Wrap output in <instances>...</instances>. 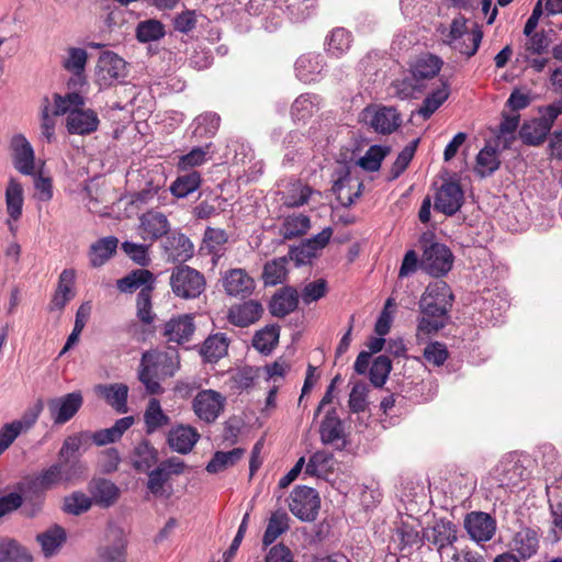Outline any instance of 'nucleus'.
Returning <instances> with one entry per match:
<instances>
[{
	"label": "nucleus",
	"mask_w": 562,
	"mask_h": 562,
	"mask_svg": "<svg viewBox=\"0 0 562 562\" xmlns=\"http://www.w3.org/2000/svg\"><path fill=\"white\" fill-rule=\"evenodd\" d=\"M548 125L538 117L526 121L519 130L521 140L530 146H537L544 142L549 134Z\"/></svg>",
	"instance_id": "nucleus-46"
},
{
	"label": "nucleus",
	"mask_w": 562,
	"mask_h": 562,
	"mask_svg": "<svg viewBox=\"0 0 562 562\" xmlns=\"http://www.w3.org/2000/svg\"><path fill=\"white\" fill-rule=\"evenodd\" d=\"M162 241V249L167 260L184 262L193 256V244L182 233H168Z\"/></svg>",
	"instance_id": "nucleus-17"
},
{
	"label": "nucleus",
	"mask_w": 562,
	"mask_h": 562,
	"mask_svg": "<svg viewBox=\"0 0 562 562\" xmlns=\"http://www.w3.org/2000/svg\"><path fill=\"white\" fill-rule=\"evenodd\" d=\"M465 529L475 541H488L495 532L494 519L485 513L473 512L464 521Z\"/></svg>",
	"instance_id": "nucleus-21"
},
{
	"label": "nucleus",
	"mask_w": 562,
	"mask_h": 562,
	"mask_svg": "<svg viewBox=\"0 0 562 562\" xmlns=\"http://www.w3.org/2000/svg\"><path fill=\"white\" fill-rule=\"evenodd\" d=\"M289 515L282 510H276L271 514L267 528L262 537V543L265 547L273 543L282 533L289 529Z\"/></svg>",
	"instance_id": "nucleus-41"
},
{
	"label": "nucleus",
	"mask_w": 562,
	"mask_h": 562,
	"mask_svg": "<svg viewBox=\"0 0 562 562\" xmlns=\"http://www.w3.org/2000/svg\"><path fill=\"white\" fill-rule=\"evenodd\" d=\"M392 88L394 94L401 100L417 98L418 94H422L425 91L424 87L411 69L402 78L393 81Z\"/></svg>",
	"instance_id": "nucleus-43"
},
{
	"label": "nucleus",
	"mask_w": 562,
	"mask_h": 562,
	"mask_svg": "<svg viewBox=\"0 0 562 562\" xmlns=\"http://www.w3.org/2000/svg\"><path fill=\"white\" fill-rule=\"evenodd\" d=\"M170 286L176 296L190 300L201 295L205 289L202 273L189 266H180L172 270Z\"/></svg>",
	"instance_id": "nucleus-5"
},
{
	"label": "nucleus",
	"mask_w": 562,
	"mask_h": 562,
	"mask_svg": "<svg viewBox=\"0 0 562 562\" xmlns=\"http://www.w3.org/2000/svg\"><path fill=\"white\" fill-rule=\"evenodd\" d=\"M119 239L115 236H106L91 244L88 257L91 267L100 268L116 252Z\"/></svg>",
	"instance_id": "nucleus-29"
},
{
	"label": "nucleus",
	"mask_w": 562,
	"mask_h": 562,
	"mask_svg": "<svg viewBox=\"0 0 562 562\" xmlns=\"http://www.w3.org/2000/svg\"><path fill=\"white\" fill-rule=\"evenodd\" d=\"M195 329L193 317L190 315H181L173 317L165 323L164 336L168 341L182 344L188 341Z\"/></svg>",
	"instance_id": "nucleus-27"
},
{
	"label": "nucleus",
	"mask_w": 562,
	"mask_h": 562,
	"mask_svg": "<svg viewBox=\"0 0 562 562\" xmlns=\"http://www.w3.org/2000/svg\"><path fill=\"white\" fill-rule=\"evenodd\" d=\"M13 165L15 169L25 176L34 173L35 154L31 143L22 134H16L11 139Z\"/></svg>",
	"instance_id": "nucleus-15"
},
{
	"label": "nucleus",
	"mask_w": 562,
	"mask_h": 562,
	"mask_svg": "<svg viewBox=\"0 0 562 562\" xmlns=\"http://www.w3.org/2000/svg\"><path fill=\"white\" fill-rule=\"evenodd\" d=\"M202 179L198 171H191L179 176L170 186V192L178 199L187 198L196 191L201 186Z\"/></svg>",
	"instance_id": "nucleus-51"
},
{
	"label": "nucleus",
	"mask_w": 562,
	"mask_h": 562,
	"mask_svg": "<svg viewBox=\"0 0 562 562\" xmlns=\"http://www.w3.org/2000/svg\"><path fill=\"white\" fill-rule=\"evenodd\" d=\"M449 86L446 81L440 80V86L429 93L423 101L417 114L424 120H428L448 99Z\"/></svg>",
	"instance_id": "nucleus-40"
},
{
	"label": "nucleus",
	"mask_w": 562,
	"mask_h": 562,
	"mask_svg": "<svg viewBox=\"0 0 562 562\" xmlns=\"http://www.w3.org/2000/svg\"><path fill=\"white\" fill-rule=\"evenodd\" d=\"M0 562H33L31 552L14 539L0 540Z\"/></svg>",
	"instance_id": "nucleus-39"
},
{
	"label": "nucleus",
	"mask_w": 562,
	"mask_h": 562,
	"mask_svg": "<svg viewBox=\"0 0 562 562\" xmlns=\"http://www.w3.org/2000/svg\"><path fill=\"white\" fill-rule=\"evenodd\" d=\"M179 367V357L176 350H149L143 353L138 380L144 384L148 394H160L162 387L160 376L173 375Z\"/></svg>",
	"instance_id": "nucleus-1"
},
{
	"label": "nucleus",
	"mask_w": 562,
	"mask_h": 562,
	"mask_svg": "<svg viewBox=\"0 0 562 562\" xmlns=\"http://www.w3.org/2000/svg\"><path fill=\"white\" fill-rule=\"evenodd\" d=\"M452 300L451 289L445 281L431 282L420 297V313L438 314L447 317Z\"/></svg>",
	"instance_id": "nucleus-7"
},
{
	"label": "nucleus",
	"mask_w": 562,
	"mask_h": 562,
	"mask_svg": "<svg viewBox=\"0 0 562 562\" xmlns=\"http://www.w3.org/2000/svg\"><path fill=\"white\" fill-rule=\"evenodd\" d=\"M286 263L285 257L274 258L268 261L263 267L262 280L266 285H277L282 283L286 277Z\"/></svg>",
	"instance_id": "nucleus-60"
},
{
	"label": "nucleus",
	"mask_w": 562,
	"mask_h": 562,
	"mask_svg": "<svg viewBox=\"0 0 562 562\" xmlns=\"http://www.w3.org/2000/svg\"><path fill=\"white\" fill-rule=\"evenodd\" d=\"M168 481L169 477L156 468L148 472L147 488L154 496L168 499L172 494V486Z\"/></svg>",
	"instance_id": "nucleus-59"
},
{
	"label": "nucleus",
	"mask_w": 562,
	"mask_h": 562,
	"mask_svg": "<svg viewBox=\"0 0 562 562\" xmlns=\"http://www.w3.org/2000/svg\"><path fill=\"white\" fill-rule=\"evenodd\" d=\"M442 64L441 58L438 56L432 54H423L409 65V69L426 90L428 82L438 76Z\"/></svg>",
	"instance_id": "nucleus-23"
},
{
	"label": "nucleus",
	"mask_w": 562,
	"mask_h": 562,
	"mask_svg": "<svg viewBox=\"0 0 562 562\" xmlns=\"http://www.w3.org/2000/svg\"><path fill=\"white\" fill-rule=\"evenodd\" d=\"M136 317L144 325H151L156 319L153 311V292L142 289L136 296Z\"/></svg>",
	"instance_id": "nucleus-63"
},
{
	"label": "nucleus",
	"mask_w": 562,
	"mask_h": 562,
	"mask_svg": "<svg viewBox=\"0 0 562 562\" xmlns=\"http://www.w3.org/2000/svg\"><path fill=\"white\" fill-rule=\"evenodd\" d=\"M299 304V292L292 286H285L273 295L270 312L276 317H284L292 313Z\"/></svg>",
	"instance_id": "nucleus-32"
},
{
	"label": "nucleus",
	"mask_w": 562,
	"mask_h": 562,
	"mask_svg": "<svg viewBox=\"0 0 562 562\" xmlns=\"http://www.w3.org/2000/svg\"><path fill=\"white\" fill-rule=\"evenodd\" d=\"M525 475V468L514 454L504 457L491 473L492 480L498 487L518 486Z\"/></svg>",
	"instance_id": "nucleus-14"
},
{
	"label": "nucleus",
	"mask_w": 562,
	"mask_h": 562,
	"mask_svg": "<svg viewBox=\"0 0 562 562\" xmlns=\"http://www.w3.org/2000/svg\"><path fill=\"white\" fill-rule=\"evenodd\" d=\"M321 508L318 493L308 486L299 485L293 488L289 498L290 512L301 521H315Z\"/></svg>",
	"instance_id": "nucleus-6"
},
{
	"label": "nucleus",
	"mask_w": 562,
	"mask_h": 562,
	"mask_svg": "<svg viewBox=\"0 0 562 562\" xmlns=\"http://www.w3.org/2000/svg\"><path fill=\"white\" fill-rule=\"evenodd\" d=\"M82 404V394L76 391L63 396L49 398L47 401V409L54 425H64L79 412Z\"/></svg>",
	"instance_id": "nucleus-10"
},
{
	"label": "nucleus",
	"mask_w": 562,
	"mask_h": 562,
	"mask_svg": "<svg viewBox=\"0 0 562 562\" xmlns=\"http://www.w3.org/2000/svg\"><path fill=\"white\" fill-rule=\"evenodd\" d=\"M280 328L277 325H267L258 330L252 338V346L260 353L269 355L279 342Z\"/></svg>",
	"instance_id": "nucleus-45"
},
{
	"label": "nucleus",
	"mask_w": 562,
	"mask_h": 562,
	"mask_svg": "<svg viewBox=\"0 0 562 562\" xmlns=\"http://www.w3.org/2000/svg\"><path fill=\"white\" fill-rule=\"evenodd\" d=\"M323 68L324 59L321 54H304L295 63L296 77L304 83L316 81Z\"/></svg>",
	"instance_id": "nucleus-28"
},
{
	"label": "nucleus",
	"mask_w": 562,
	"mask_h": 562,
	"mask_svg": "<svg viewBox=\"0 0 562 562\" xmlns=\"http://www.w3.org/2000/svg\"><path fill=\"white\" fill-rule=\"evenodd\" d=\"M228 339L225 334L217 333L205 339L201 355L209 362H216L227 353Z\"/></svg>",
	"instance_id": "nucleus-47"
},
{
	"label": "nucleus",
	"mask_w": 562,
	"mask_h": 562,
	"mask_svg": "<svg viewBox=\"0 0 562 562\" xmlns=\"http://www.w3.org/2000/svg\"><path fill=\"white\" fill-rule=\"evenodd\" d=\"M128 76V64L111 50L102 52L95 65V81L100 88H110L124 82Z\"/></svg>",
	"instance_id": "nucleus-4"
},
{
	"label": "nucleus",
	"mask_w": 562,
	"mask_h": 562,
	"mask_svg": "<svg viewBox=\"0 0 562 562\" xmlns=\"http://www.w3.org/2000/svg\"><path fill=\"white\" fill-rule=\"evenodd\" d=\"M95 392L104 397L106 403L111 405L116 412H127L128 387L126 384H99L95 386Z\"/></svg>",
	"instance_id": "nucleus-31"
},
{
	"label": "nucleus",
	"mask_w": 562,
	"mask_h": 562,
	"mask_svg": "<svg viewBox=\"0 0 562 562\" xmlns=\"http://www.w3.org/2000/svg\"><path fill=\"white\" fill-rule=\"evenodd\" d=\"M144 422L146 431L148 434H153L159 428L168 425L170 423V418L164 413L159 401L157 398H150L144 413Z\"/></svg>",
	"instance_id": "nucleus-49"
},
{
	"label": "nucleus",
	"mask_w": 562,
	"mask_h": 562,
	"mask_svg": "<svg viewBox=\"0 0 562 562\" xmlns=\"http://www.w3.org/2000/svg\"><path fill=\"white\" fill-rule=\"evenodd\" d=\"M318 108L316 95L308 93L301 94L292 104L291 114L293 120L305 122Z\"/></svg>",
	"instance_id": "nucleus-58"
},
{
	"label": "nucleus",
	"mask_w": 562,
	"mask_h": 562,
	"mask_svg": "<svg viewBox=\"0 0 562 562\" xmlns=\"http://www.w3.org/2000/svg\"><path fill=\"white\" fill-rule=\"evenodd\" d=\"M98 114L91 109L78 108L71 111L66 119L67 131L70 134L88 135L98 130Z\"/></svg>",
	"instance_id": "nucleus-18"
},
{
	"label": "nucleus",
	"mask_w": 562,
	"mask_h": 562,
	"mask_svg": "<svg viewBox=\"0 0 562 562\" xmlns=\"http://www.w3.org/2000/svg\"><path fill=\"white\" fill-rule=\"evenodd\" d=\"M221 117L213 112H207L195 117L193 122V135L196 137H212L220 127Z\"/></svg>",
	"instance_id": "nucleus-64"
},
{
	"label": "nucleus",
	"mask_w": 562,
	"mask_h": 562,
	"mask_svg": "<svg viewBox=\"0 0 562 562\" xmlns=\"http://www.w3.org/2000/svg\"><path fill=\"white\" fill-rule=\"evenodd\" d=\"M319 434L322 441L326 445H335L338 448L345 446L344 428L335 409L327 412L321 424Z\"/></svg>",
	"instance_id": "nucleus-30"
},
{
	"label": "nucleus",
	"mask_w": 562,
	"mask_h": 562,
	"mask_svg": "<svg viewBox=\"0 0 562 562\" xmlns=\"http://www.w3.org/2000/svg\"><path fill=\"white\" fill-rule=\"evenodd\" d=\"M156 285V277L148 269H135L125 277L116 280V289L121 293L131 294L136 290L150 289L154 292Z\"/></svg>",
	"instance_id": "nucleus-20"
},
{
	"label": "nucleus",
	"mask_w": 562,
	"mask_h": 562,
	"mask_svg": "<svg viewBox=\"0 0 562 562\" xmlns=\"http://www.w3.org/2000/svg\"><path fill=\"white\" fill-rule=\"evenodd\" d=\"M223 286L227 295L244 299L252 294L256 285L246 270L236 268L225 272Z\"/></svg>",
	"instance_id": "nucleus-16"
},
{
	"label": "nucleus",
	"mask_w": 562,
	"mask_h": 562,
	"mask_svg": "<svg viewBox=\"0 0 562 562\" xmlns=\"http://www.w3.org/2000/svg\"><path fill=\"white\" fill-rule=\"evenodd\" d=\"M165 35V25L156 19L140 21L135 30V36L140 43L156 42L161 40Z\"/></svg>",
	"instance_id": "nucleus-52"
},
{
	"label": "nucleus",
	"mask_w": 562,
	"mask_h": 562,
	"mask_svg": "<svg viewBox=\"0 0 562 562\" xmlns=\"http://www.w3.org/2000/svg\"><path fill=\"white\" fill-rule=\"evenodd\" d=\"M366 120L370 126L380 134H391L401 124V117L395 109L382 106L374 111H367Z\"/></svg>",
	"instance_id": "nucleus-25"
},
{
	"label": "nucleus",
	"mask_w": 562,
	"mask_h": 562,
	"mask_svg": "<svg viewBox=\"0 0 562 562\" xmlns=\"http://www.w3.org/2000/svg\"><path fill=\"white\" fill-rule=\"evenodd\" d=\"M262 313V305L258 301L249 300L231 306L227 318L235 326L248 327L259 321Z\"/></svg>",
	"instance_id": "nucleus-19"
},
{
	"label": "nucleus",
	"mask_w": 562,
	"mask_h": 562,
	"mask_svg": "<svg viewBox=\"0 0 562 562\" xmlns=\"http://www.w3.org/2000/svg\"><path fill=\"white\" fill-rule=\"evenodd\" d=\"M334 457L330 452L321 450L313 453L305 463V474L310 476H324L333 471Z\"/></svg>",
	"instance_id": "nucleus-50"
},
{
	"label": "nucleus",
	"mask_w": 562,
	"mask_h": 562,
	"mask_svg": "<svg viewBox=\"0 0 562 562\" xmlns=\"http://www.w3.org/2000/svg\"><path fill=\"white\" fill-rule=\"evenodd\" d=\"M526 37L527 40L522 45V52L519 53V58L524 61L529 60V57L532 55L543 54L550 45V40L543 31Z\"/></svg>",
	"instance_id": "nucleus-62"
},
{
	"label": "nucleus",
	"mask_w": 562,
	"mask_h": 562,
	"mask_svg": "<svg viewBox=\"0 0 562 562\" xmlns=\"http://www.w3.org/2000/svg\"><path fill=\"white\" fill-rule=\"evenodd\" d=\"M244 454L240 448H234L231 451H217L206 465V471L210 473H218L234 465Z\"/></svg>",
	"instance_id": "nucleus-61"
},
{
	"label": "nucleus",
	"mask_w": 562,
	"mask_h": 562,
	"mask_svg": "<svg viewBox=\"0 0 562 562\" xmlns=\"http://www.w3.org/2000/svg\"><path fill=\"white\" fill-rule=\"evenodd\" d=\"M133 467L139 472H148L157 462V451L148 442H140L134 449Z\"/></svg>",
	"instance_id": "nucleus-57"
},
{
	"label": "nucleus",
	"mask_w": 562,
	"mask_h": 562,
	"mask_svg": "<svg viewBox=\"0 0 562 562\" xmlns=\"http://www.w3.org/2000/svg\"><path fill=\"white\" fill-rule=\"evenodd\" d=\"M464 193L457 180L447 179L435 194V210L447 216L454 215L462 206Z\"/></svg>",
	"instance_id": "nucleus-11"
},
{
	"label": "nucleus",
	"mask_w": 562,
	"mask_h": 562,
	"mask_svg": "<svg viewBox=\"0 0 562 562\" xmlns=\"http://www.w3.org/2000/svg\"><path fill=\"white\" fill-rule=\"evenodd\" d=\"M87 465L76 459L71 463L57 462L42 470L30 482V488L46 492L59 485H74L87 476Z\"/></svg>",
	"instance_id": "nucleus-2"
},
{
	"label": "nucleus",
	"mask_w": 562,
	"mask_h": 562,
	"mask_svg": "<svg viewBox=\"0 0 562 562\" xmlns=\"http://www.w3.org/2000/svg\"><path fill=\"white\" fill-rule=\"evenodd\" d=\"M467 24L468 19L460 14L448 27H440L439 32L446 45L469 58L476 54L483 38V31L479 25L469 30Z\"/></svg>",
	"instance_id": "nucleus-3"
},
{
	"label": "nucleus",
	"mask_w": 562,
	"mask_h": 562,
	"mask_svg": "<svg viewBox=\"0 0 562 562\" xmlns=\"http://www.w3.org/2000/svg\"><path fill=\"white\" fill-rule=\"evenodd\" d=\"M133 424L134 417L126 416L117 419L115 424L110 428L101 429L90 434V438L97 446H105L108 443L120 440L123 434L128 428H131Z\"/></svg>",
	"instance_id": "nucleus-34"
},
{
	"label": "nucleus",
	"mask_w": 562,
	"mask_h": 562,
	"mask_svg": "<svg viewBox=\"0 0 562 562\" xmlns=\"http://www.w3.org/2000/svg\"><path fill=\"white\" fill-rule=\"evenodd\" d=\"M138 235L144 241H154L170 233L171 225L167 215L157 210H149L139 216Z\"/></svg>",
	"instance_id": "nucleus-12"
},
{
	"label": "nucleus",
	"mask_w": 562,
	"mask_h": 562,
	"mask_svg": "<svg viewBox=\"0 0 562 562\" xmlns=\"http://www.w3.org/2000/svg\"><path fill=\"white\" fill-rule=\"evenodd\" d=\"M200 439L198 430L188 425H178L168 434L169 447L179 453H189Z\"/></svg>",
	"instance_id": "nucleus-26"
},
{
	"label": "nucleus",
	"mask_w": 562,
	"mask_h": 562,
	"mask_svg": "<svg viewBox=\"0 0 562 562\" xmlns=\"http://www.w3.org/2000/svg\"><path fill=\"white\" fill-rule=\"evenodd\" d=\"M362 183L353 181L348 175L340 177L333 186V192L344 206L351 205L361 194Z\"/></svg>",
	"instance_id": "nucleus-36"
},
{
	"label": "nucleus",
	"mask_w": 562,
	"mask_h": 562,
	"mask_svg": "<svg viewBox=\"0 0 562 562\" xmlns=\"http://www.w3.org/2000/svg\"><path fill=\"white\" fill-rule=\"evenodd\" d=\"M454 256L449 247L440 243H431L424 246L420 267L428 274L440 278L446 276L452 268Z\"/></svg>",
	"instance_id": "nucleus-8"
},
{
	"label": "nucleus",
	"mask_w": 562,
	"mask_h": 562,
	"mask_svg": "<svg viewBox=\"0 0 562 562\" xmlns=\"http://www.w3.org/2000/svg\"><path fill=\"white\" fill-rule=\"evenodd\" d=\"M37 542L41 544L42 551L46 558L57 553L66 541V532L59 526H53L36 536Z\"/></svg>",
	"instance_id": "nucleus-38"
},
{
	"label": "nucleus",
	"mask_w": 562,
	"mask_h": 562,
	"mask_svg": "<svg viewBox=\"0 0 562 562\" xmlns=\"http://www.w3.org/2000/svg\"><path fill=\"white\" fill-rule=\"evenodd\" d=\"M447 317L438 314L429 315V313H422L418 319L416 338L418 341H425L430 336L437 334L446 326Z\"/></svg>",
	"instance_id": "nucleus-48"
},
{
	"label": "nucleus",
	"mask_w": 562,
	"mask_h": 562,
	"mask_svg": "<svg viewBox=\"0 0 562 562\" xmlns=\"http://www.w3.org/2000/svg\"><path fill=\"white\" fill-rule=\"evenodd\" d=\"M49 100L52 102L50 112L57 116L68 115L71 111L85 106L86 103L85 98L77 92H70L65 95L54 93Z\"/></svg>",
	"instance_id": "nucleus-42"
},
{
	"label": "nucleus",
	"mask_w": 562,
	"mask_h": 562,
	"mask_svg": "<svg viewBox=\"0 0 562 562\" xmlns=\"http://www.w3.org/2000/svg\"><path fill=\"white\" fill-rule=\"evenodd\" d=\"M226 397L214 390H202L192 400V409L195 416L206 423H214L224 412Z\"/></svg>",
	"instance_id": "nucleus-9"
},
{
	"label": "nucleus",
	"mask_w": 562,
	"mask_h": 562,
	"mask_svg": "<svg viewBox=\"0 0 562 562\" xmlns=\"http://www.w3.org/2000/svg\"><path fill=\"white\" fill-rule=\"evenodd\" d=\"M311 227V220L302 213H293L284 217L280 234L284 239H293L307 233Z\"/></svg>",
	"instance_id": "nucleus-37"
},
{
	"label": "nucleus",
	"mask_w": 562,
	"mask_h": 562,
	"mask_svg": "<svg viewBox=\"0 0 562 562\" xmlns=\"http://www.w3.org/2000/svg\"><path fill=\"white\" fill-rule=\"evenodd\" d=\"M315 191L301 181H294L289 184L284 195V205L289 207H300L306 204Z\"/></svg>",
	"instance_id": "nucleus-56"
},
{
	"label": "nucleus",
	"mask_w": 562,
	"mask_h": 562,
	"mask_svg": "<svg viewBox=\"0 0 562 562\" xmlns=\"http://www.w3.org/2000/svg\"><path fill=\"white\" fill-rule=\"evenodd\" d=\"M512 548L521 559H529L537 553L539 538L536 530L522 528L513 538Z\"/></svg>",
	"instance_id": "nucleus-33"
},
{
	"label": "nucleus",
	"mask_w": 562,
	"mask_h": 562,
	"mask_svg": "<svg viewBox=\"0 0 562 562\" xmlns=\"http://www.w3.org/2000/svg\"><path fill=\"white\" fill-rule=\"evenodd\" d=\"M76 271L65 269L58 278L57 289L49 303L50 311H61L75 297Z\"/></svg>",
	"instance_id": "nucleus-24"
},
{
	"label": "nucleus",
	"mask_w": 562,
	"mask_h": 562,
	"mask_svg": "<svg viewBox=\"0 0 562 562\" xmlns=\"http://www.w3.org/2000/svg\"><path fill=\"white\" fill-rule=\"evenodd\" d=\"M88 52L86 48L68 46L60 58V65L65 71L71 75L69 85L83 86L87 83L86 68L88 64Z\"/></svg>",
	"instance_id": "nucleus-13"
},
{
	"label": "nucleus",
	"mask_w": 562,
	"mask_h": 562,
	"mask_svg": "<svg viewBox=\"0 0 562 562\" xmlns=\"http://www.w3.org/2000/svg\"><path fill=\"white\" fill-rule=\"evenodd\" d=\"M91 493L97 504L108 507L117 499L120 490L111 481L101 479L93 482Z\"/></svg>",
	"instance_id": "nucleus-55"
},
{
	"label": "nucleus",
	"mask_w": 562,
	"mask_h": 562,
	"mask_svg": "<svg viewBox=\"0 0 562 562\" xmlns=\"http://www.w3.org/2000/svg\"><path fill=\"white\" fill-rule=\"evenodd\" d=\"M5 203L9 216L16 221L22 214L23 189L21 183L11 178L5 190Z\"/></svg>",
	"instance_id": "nucleus-53"
},
{
	"label": "nucleus",
	"mask_w": 562,
	"mask_h": 562,
	"mask_svg": "<svg viewBox=\"0 0 562 562\" xmlns=\"http://www.w3.org/2000/svg\"><path fill=\"white\" fill-rule=\"evenodd\" d=\"M519 121L520 115L518 113L506 112V110L503 111L497 134L498 144H502L503 148H507L516 138Z\"/></svg>",
	"instance_id": "nucleus-54"
},
{
	"label": "nucleus",
	"mask_w": 562,
	"mask_h": 562,
	"mask_svg": "<svg viewBox=\"0 0 562 562\" xmlns=\"http://www.w3.org/2000/svg\"><path fill=\"white\" fill-rule=\"evenodd\" d=\"M351 44V33L344 27H336L326 37L325 48L330 56L339 58L350 49Z\"/></svg>",
	"instance_id": "nucleus-35"
},
{
	"label": "nucleus",
	"mask_w": 562,
	"mask_h": 562,
	"mask_svg": "<svg viewBox=\"0 0 562 562\" xmlns=\"http://www.w3.org/2000/svg\"><path fill=\"white\" fill-rule=\"evenodd\" d=\"M457 530L454 525L450 521H441L436 524L431 529L430 536L428 537V540L437 547V550L440 553L442 560L447 557H450V553H452L453 550H457L453 547V543L457 541Z\"/></svg>",
	"instance_id": "nucleus-22"
},
{
	"label": "nucleus",
	"mask_w": 562,
	"mask_h": 562,
	"mask_svg": "<svg viewBox=\"0 0 562 562\" xmlns=\"http://www.w3.org/2000/svg\"><path fill=\"white\" fill-rule=\"evenodd\" d=\"M501 166L499 155L496 148L485 146L476 156L474 171L485 178L494 173Z\"/></svg>",
	"instance_id": "nucleus-44"
}]
</instances>
